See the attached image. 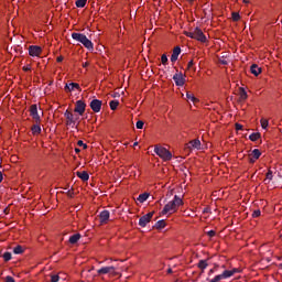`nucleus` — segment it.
I'll return each mask as SVG.
<instances>
[{
	"mask_svg": "<svg viewBox=\"0 0 282 282\" xmlns=\"http://www.w3.org/2000/svg\"><path fill=\"white\" fill-rule=\"evenodd\" d=\"M178 206H184V200H182V198H180V196L175 195L173 200L169 202L163 210H162V215H167V213H170L172 215V213H177V207Z\"/></svg>",
	"mask_w": 282,
	"mask_h": 282,
	"instance_id": "obj_1",
	"label": "nucleus"
},
{
	"mask_svg": "<svg viewBox=\"0 0 282 282\" xmlns=\"http://www.w3.org/2000/svg\"><path fill=\"white\" fill-rule=\"evenodd\" d=\"M72 39L74 41H77L78 43H82V45H84L86 50H89V52L94 50V43L89 39H87V35L83 33H72Z\"/></svg>",
	"mask_w": 282,
	"mask_h": 282,
	"instance_id": "obj_2",
	"label": "nucleus"
},
{
	"mask_svg": "<svg viewBox=\"0 0 282 282\" xmlns=\"http://www.w3.org/2000/svg\"><path fill=\"white\" fill-rule=\"evenodd\" d=\"M154 153H156V155H159V158L164 162H171V160H173V153L164 147L155 145Z\"/></svg>",
	"mask_w": 282,
	"mask_h": 282,
	"instance_id": "obj_3",
	"label": "nucleus"
},
{
	"mask_svg": "<svg viewBox=\"0 0 282 282\" xmlns=\"http://www.w3.org/2000/svg\"><path fill=\"white\" fill-rule=\"evenodd\" d=\"M153 215H155V212H150V213L145 214L144 216H142L139 219V226H141V228H147V224L151 223V219H153Z\"/></svg>",
	"mask_w": 282,
	"mask_h": 282,
	"instance_id": "obj_4",
	"label": "nucleus"
},
{
	"mask_svg": "<svg viewBox=\"0 0 282 282\" xmlns=\"http://www.w3.org/2000/svg\"><path fill=\"white\" fill-rule=\"evenodd\" d=\"M85 109H87V104L83 100H77L74 109L75 113L83 116V113H85Z\"/></svg>",
	"mask_w": 282,
	"mask_h": 282,
	"instance_id": "obj_5",
	"label": "nucleus"
},
{
	"mask_svg": "<svg viewBox=\"0 0 282 282\" xmlns=\"http://www.w3.org/2000/svg\"><path fill=\"white\" fill-rule=\"evenodd\" d=\"M97 273L100 274H112L113 276H118V272H116V267H102L97 270Z\"/></svg>",
	"mask_w": 282,
	"mask_h": 282,
	"instance_id": "obj_6",
	"label": "nucleus"
},
{
	"mask_svg": "<svg viewBox=\"0 0 282 282\" xmlns=\"http://www.w3.org/2000/svg\"><path fill=\"white\" fill-rule=\"evenodd\" d=\"M90 109L95 112V113H100V110L102 109V101L99 99H93L90 101Z\"/></svg>",
	"mask_w": 282,
	"mask_h": 282,
	"instance_id": "obj_7",
	"label": "nucleus"
},
{
	"mask_svg": "<svg viewBox=\"0 0 282 282\" xmlns=\"http://www.w3.org/2000/svg\"><path fill=\"white\" fill-rule=\"evenodd\" d=\"M173 80L176 87H184V84L186 83V79L184 78V75L182 73L174 74Z\"/></svg>",
	"mask_w": 282,
	"mask_h": 282,
	"instance_id": "obj_8",
	"label": "nucleus"
},
{
	"mask_svg": "<svg viewBox=\"0 0 282 282\" xmlns=\"http://www.w3.org/2000/svg\"><path fill=\"white\" fill-rule=\"evenodd\" d=\"M30 116L35 122H41V116H39V107L36 105L30 107Z\"/></svg>",
	"mask_w": 282,
	"mask_h": 282,
	"instance_id": "obj_9",
	"label": "nucleus"
},
{
	"mask_svg": "<svg viewBox=\"0 0 282 282\" xmlns=\"http://www.w3.org/2000/svg\"><path fill=\"white\" fill-rule=\"evenodd\" d=\"M259 158H261V150L259 149L252 150V152L249 154L250 164H254L257 160H259Z\"/></svg>",
	"mask_w": 282,
	"mask_h": 282,
	"instance_id": "obj_10",
	"label": "nucleus"
},
{
	"mask_svg": "<svg viewBox=\"0 0 282 282\" xmlns=\"http://www.w3.org/2000/svg\"><path fill=\"white\" fill-rule=\"evenodd\" d=\"M43 52V48L39 45H31L29 46V54L30 56H41V53Z\"/></svg>",
	"mask_w": 282,
	"mask_h": 282,
	"instance_id": "obj_11",
	"label": "nucleus"
},
{
	"mask_svg": "<svg viewBox=\"0 0 282 282\" xmlns=\"http://www.w3.org/2000/svg\"><path fill=\"white\" fill-rule=\"evenodd\" d=\"M194 39H196V41H200V43H206V35L199 28L194 30Z\"/></svg>",
	"mask_w": 282,
	"mask_h": 282,
	"instance_id": "obj_12",
	"label": "nucleus"
},
{
	"mask_svg": "<svg viewBox=\"0 0 282 282\" xmlns=\"http://www.w3.org/2000/svg\"><path fill=\"white\" fill-rule=\"evenodd\" d=\"M180 54H182V48L180 46H175L171 55L172 63H175L177 58H180Z\"/></svg>",
	"mask_w": 282,
	"mask_h": 282,
	"instance_id": "obj_13",
	"label": "nucleus"
},
{
	"mask_svg": "<svg viewBox=\"0 0 282 282\" xmlns=\"http://www.w3.org/2000/svg\"><path fill=\"white\" fill-rule=\"evenodd\" d=\"M109 217H110L109 210L107 209L102 210L99 214L100 224H107L109 221Z\"/></svg>",
	"mask_w": 282,
	"mask_h": 282,
	"instance_id": "obj_14",
	"label": "nucleus"
},
{
	"mask_svg": "<svg viewBox=\"0 0 282 282\" xmlns=\"http://www.w3.org/2000/svg\"><path fill=\"white\" fill-rule=\"evenodd\" d=\"M64 116L67 120V124H76V118H74V113L69 112V110H66Z\"/></svg>",
	"mask_w": 282,
	"mask_h": 282,
	"instance_id": "obj_15",
	"label": "nucleus"
},
{
	"mask_svg": "<svg viewBox=\"0 0 282 282\" xmlns=\"http://www.w3.org/2000/svg\"><path fill=\"white\" fill-rule=\"evenodd\" d=\"M75 89L80 90V85L77 83H70L65 85V91H74Z\"/></svg>",
	"mask_w": 282,
	"mask_h": 282,
	"instance_id": "obj_16",
	"label": "nucleus"
},
{
	"mask_svg": "<svg viewBox=\"0 0 282 282\" xmlns=\"http://www.w3.org/2000/svg\"><path fill=\"white\" fill-rule=\"evenodd\" d=\"M250 72H251V74H253V76H259V74H261V72H263V69L261 67H259V65L252 64L250 66Z\"/></svg>",
	"mask_w": 282,
	"mask_h": 282,
	"instance_id": "obj_17",
	"label": "nucleus"
},
{
	"mask_svg": "<svg viewBox=\"0 0 282 282\" xmlns=\"http://www.w3.org/2000/svg\"><path fill=\"white\" fill-rule=\"evenodd\" d=\"M202 147V141L198 139L192 140L188 143V149H199Z\"/></svg>",
	"mask_w": 282,
	"mask_h": 282,
	"instance_id": "obj_18",
	"label": "nucleus"
},
{
	"mask_svg": "<svg viewBox=\"0 0 282 282\" xmlns=\"http://www.w3.org/2000/svg\"><path fill=\"white\" fill-rule=\"evenodd\" d=\"M76 175H77V177H79V180H82L83 182L89 181V173H87V171L76 172Z\"/></svg>",
	"mask_w": 282,
	"mask_h": 282,
	"instance_id": "obj_19",
	"label": "nucleus"
},
{
	"mask_svg": "<svg viewBox=\"0 0 282 282\" xmlns=\"http://www.w3.org/2000/svg\"><path fill=\"white\" fill-rule=\"evenodd\" d=\"M31 131L33 135H39L41 133V122H35V124L32 126Z\"/></svg>",
	"mask_w": 282,
	"mask_h": 282,
	"instance_id": "obj_20",
	"label": "nucleus"
},
{
	"mask_svg": "<svg viewBox=\"0 0 282 282\" xmlns=\"http://www.w3.org/2000/svg\"><path fill=\"white\" fill-rule=\"evenodd\" d=\"M68 241L72 245L78 243V241H80V234H75V235L70 236Z\"/></svg>",
	"mask_w": 282,
	"mask_h": 282,
	"instance_id": "obj_21",
	"label": "nucleus"
},
{
	"mask_svg": "<svg viewBox=\"0 0 282 282\" xmlns=\"http://www.w3.org/2000/svg\"><path fill=\"white\" fill-rule=\"evenodd\" d=\"M197 268L203 271L206 270V268H208V260H199Z\"/></svg>",
	"mask_w": 282,
	"mask_h": 282,
	"instance_id": "obj_22",
	"label": "nucleus"
},
{
	"mask_svg": "<svg viewBox=\"0 0 282 282\" xmlns=\"http://www.w3.org/2000/svg\"><path fill=\"white\" fill-rule=\"evenodd\" d=\"M186 98L187 100H191L192 102H194V105L195 102H199V99H197V97H195V95L191 91L186 93Z\"/></svg>",
	"mask_w": 282,
	"mask_h": 282,
	"instance_id": "obj_23",
	"label": "nucleus"
},
{
	"mask_svg": "<svg viewBox=\"0 0 282 282\" xmlns=\"http://www.w3.org/2000/svg\"><path fill=\"white\" fill-rule=\"evenodd\" d=\"M140 204H144L149 199V193H143L140 194L139 197L137 198Z\"/></svg>",
	"mask_w": 282,
	"mask_h": 282,
	"instance_id": "obj_24",
	"label": "nucleus"
},
{
	"mask_svg": "<svg viewBox=\"0 0 282 282\" xmlns=\"http://www.w3.org/2000/svg\"><path fill=\"white\" fill-rule=\"evenodd\" d=\"M166 227V221L164 220H159L155 223L154 228H156V230H162V228Z\"/></svg>",
	"mask_w": 282,
	"mask_h": 282,
	"instance_id": "obj_25",
	"label": "nucleus"
},
{
	"mask_svg": "<svg viewBox=\"0 0 282 282\" xmlns=\"http://www.w3.org/2000/svg\"><path fill=\"white\" fill-rule=\"evenodd\" d=\"M259 138H261V133H259V132H253L249 135V140H251V142H257V140H259Z\"/></svg>",
	"mask_w": 282,
	"mask_h": 282,
	"instance_id": "obj_26",
	"label": "nucleus"
},
{
	"mask_svg": "<svg viewBox=\"0 0 282 282\" xmlns=\"http://www.w3.org/2000/svg\"><path fill=\"white\" fill-rule=\"evenodd\" d=\"M273 177H274V175L272 174V170H269L267 175H265L264 183L270 184V182H272Z\"/></svg>",
	"mask_w": 282,
	"mask_h": 282,
	"instance_id": "obj_27",
	"label": "nucleus"
},
{
	"mask_svg": "<svg viewBox=\"0 0 282 282\" xmlns=\"http://www.w3.org/2000/svg\"><path fill=\"white\" fill-rule=\"evenodd\" d=\"M109 105H110L111 111H116L118 109V105H120V101L111 100Z\"/></svg>",
	"mask_w": 282,
	"mask_h": 282,
	"instance_id": "obj_28",
	"label": "nucleus"
},
{
	"mask_svg": "<svg viewBox=\"0 0 282 282\" xmlns=\"http://www.w3.org/2000/svg\"><path fill=\"white\" fill-rule=\"evenodd\" d=\"M75 6L76 8H85V6H87V0H76Z\"/></svg>",
	"mask_w": 282,
	"mask_h": 282,
	"instance_id": "obj_29",
	"label": "nucleus"
},
{
	"mask_svg": "<svg viewBox=\"0 0 282 282\" xmlns=\"http://www.w3.org/2000/svg\"><path fill=\"white\" fill-rule=\"evenodd\" d=\"M24 250L23 247L21 245H18L14 249H13V253L14 254H23Z\"/></svg>",
	"mask_w": 282,
	"mask_h": 282,
	"instance_id": "obj_30",
	"label": "nucleus"
},
{
	"mask_svg": "<svg viewBox=\"0 0 282 282\" xmlns=\"http://www.w3.org/2000/svg\"><path fill=\"white\" fill-rule=\"evenodd\" d=\"M248 99V93L245 88H240V100H247Z\"/></svg>",
	"mask_w": 282,
	"mask_h": 282,
	"instance_id": "obj_31",
	"label": "nucleus"
},
{
	"mask_svg": "<svg viewBox=\"0 0 282 282\" xmlns=\"http://www.w3.org/2000/svg\"><path fill=\"white\" fill-rule=\"evenodd\" d=\"M220 275L223 276V280L230 279V276H232V272L230 270H225Z\"/></svg>",
	"mask_w": 282,
	"mask_h": 282,
	"instance_id": "obj_32",
	"label": "nucleus"
},
{
	"mask_svg": "<svg viewBox=\"0 0 282 282\" xmlns=\"http://www.w3.org/2000/svg\"><path fill=\"white\" fill-rule=\"evenodd\" d=\"M2 257H3V259H4L6 262L12 260V253H11V252H8V251H7V252L3 253Z\"/></svg>",
	"mask_w": 282,
	"mask_h": 282,
	"instance_id": "obj_33",
	"label": "nucleus"
},
{
	"mask_svg": "<svg viewBox=\"0 0 282 282\" xmlns=\"http://www.w3.org/2000/svg\"><path fill=\"white\" fill-rule=\"evenodd\" d=\"M260 124L262 129H268V124H269L268 119H261Z\"/></svg>",
	"mask_w": 282,
	"mask_h": 282,
	"instance_id": "obj_34",
	"label": "nucleus"
},
{
	"mask_svg": "<svg viewBox=\"0 0 282 282\" xmlns=\"http://www.w3.org/2000/svg\"><path fill=\"white\" fill-rule=\"evenodd\" d=\"M219 281H224V278L221 274H218L214 279L209 280V282H219Z\"/></svg>",
	"mask_w": 282,
	"mask_h": 282,
	"instance_id": "obj_35",
	"label": "nucleus"
},
{
	"mask_svg": "<svg viewBox=\"0 0 282 282\" xmlns=\"http://www.w3.org/2000/svg\"><path fill=\"white\" fill-rule=\"evenodd\" d=\"M161 63H162L163 65H166V63H169V57L166 56V54H163V55L161 56Z\"/></svg>",
	"mask_w": 282,
	"mask_h": 282,
	"instance_id": "obj_36",
	"label": "nucleus"
},
{
	"mask_svg": "<svg viewBox=\"0 0 282 282\" xmlns=\"http://www.w3.org/2000/svg\"><path fill=\"white\" fill-rule=\"evenodd\" d=\"M135 127H137V129H144V121H142V120L137 121Z\"/></svg>",
	"mask_w": 282,
	"mask_h": 282,
	"instance_id": "obj_37",
	"label": "nucleus"
},
{
	"mask_svg": "<svg viewBox=\"0 0 282 282\" xmlns=\"http://www.w3.org/2000/svg\"><path fill=\"white\" fill-rule=\"evenodd\" d=\"M58 281H61V276H58L57 274L51 275V282H58Z\"/></svg>",
	"mask_w": 282,
	"mask_h": 282,
	"instance_id": "obj_38",
	"label": "nucleus"
},
{
	"mask_svg": "<svg viewBox=\"0 0 282 282\" xmlns=\"http://www.w3.org/2000/svg\"><path fill=\"white\" fill-rule=\"evenodd\" d=\"M252 217H261V209L253 210Z\"/></svg>",
	"mask_w": 282,
	"mask_h": 282,
	"instance_id": "obj_39",
	"label": "nucleus"
},
{
	"mask_svg": "<svg viewBox=\"0 0 282 282\" xmlns=\"http://www.w3.org/2000/svg\"><path fill=\"white\" fill-rule=\"evenodd\" d=\"M239 19H241V17L239 15V13L234 12V13H232V20H234V21H239Z\"/></svg>",
	"mask_w": 282,
	"mask_h": 282,
	"instance_id": "obj_40",
	"label": "nucleus"
},
{
	"mask_svg": "<svg viewBox=\"0 0 282 282\" xmlns=\"http://www.w3.org/2000/svg\"><path fill=\"white\" fill-rule=\"evenodd\" d=\"M185 35L188 36L189 39H195V31H193V32H185Z\"/></svg>",
	"mask_w": 282,
	"mask_h": 282,
	"instance_id": "obj_41",
	"label": "nucleus"
},
{
	"mask_svg": "<svg viewBox=\"0 0 282 282\" xmlns=\"http://www.w3.org/2000/svg\"><path fill=\"white\" fill-rule=\"evenodd\" d=\"M23 72H32V66L29 64L26 66H23Z\"/></svg>",
	"mask_w": 282,
	"mask_h": 282,
	"instance_id": "obj_42",
	"label": "nucleus"
},
{
	"mask_svg": "<svg viewBox=\"0 0 282 282\" xmlns=\"http://www.w3.org/2000/svg\"><path fill=\"white\" fill-rule=\"evenodd\" d=\"M236 131H243V126L240 123H236Z\"/></svg>",
	"mask_w": 282,
	"mask_h": 282,
	"instance_id": "obj_43",
	"label": "nucleus"
},
{
	"mask_svg": "<svg viewBox=\"0 0 282 282\" xmlns=\"http://www.w3.org/2000/svg\"><path fill=\"white\" fill-rule=\"evenodd\" d=\"M78 147H83L84 149H87V144L85 142H83V140H79L77 142Z\"/></svg>",
	"mask_w": 282,
	"mask_h": 282,
	"instance_id": "obj_44",
	"label": "nucleus"
},
{
	"mask_svg": "<svg viewBox=\"0 0 282 282\" xmlns=\"http://www.w3.org/2000/svg\"><path fill=\"white\" fill-rule=\"evenodd\" d=\"M208 237H215V235H217V232L215 230H209L207 231Z\"/></svg>",
	"mask_w": 282,
	"mask_h": 282,
	"instance_id": "obj_45",
	"label": "nucleus"
},
{
	"mask_svg": "<svg viewBox=\"0 0 282 282\" xmlns=\"http://www.w3.org/2000/svg\"><path fill=\"white\" fill-rule=\"evenodd\" d=\"M6 282H17V281H14V278H12L11 275H8L6 278Z\"/></svg>",
	"mask_w": 282,
	"mask_h": 282,
	"instance_id": "obj_46",
	"label": "nucleus"
},
{
	"mask_svg": "<svg viewBox=\"0 0 282 282\" xmlns=\"http://www.w3.org/2000/svg\"><path fill=\"white\" fill-rule=\"evenodd\" d=\"M230 271L232 272V276H235V274L239 273V269H237V268H234Z\"/></svg>",
	"mask_w": 282,
	"mask_h": 282,
	"instance_id": "obj_47",
	"label": "nucleus"
},
{
	"mask_svg": "<svg viewBox=\"0 0 282 282\" xmlns=\"http://www.w3.org/2000/svg\"><path fill=\"white\" fill-rule=\"evenodd\" d=\"M193 65H194V62H193V59H192V61L188 62L187 68L191 69V67H193Z\"/></svg>",
	"mask_w": 282,
	"mask_h": 282,
	"instance_id": "obj_48",
	"label": "nucleus"
},
{
	"mask_svg": "<svg viewBox=\"0 0 282 282\" xmlns=\"http://www.w3.org/2000/svg\"><path fill=\"white\" fill-rule=\"evenodd\" d=\"M215 270H217V267L209 270V272H208L209 276H210V274H215Z\"/></svg>",
	"mask_w": 282,
	"mask_h": 282,
	"instance_id": "obj_49",
	"label": "nucleus"
},
{
	"mask_svg": "<svg viewBox=\"0 0 282 282\" xmlns=\"http://www.w3.org/2000/svg\"><path fill=\"white\" fill-rule=\"evenodd\" d=\"M220 64H221V65H228V61H226V59H220Z\"/></svg>",
	"mask_w": 282,
	"mask_h": 282,
	"instance_id": "obj_50",
	"label": "nucleus"
},
{
	"mask_svg": "<svg viewBox=\"0 0 282 282\" xmlns=\"http://www.w3.org/2000/svg\"><path fill=\"white\" fill-rule=\"evenodd\" d=\"M112 98H120V93H115V94L112 95Z\"/></svg>",
	"mask_w": 282,
	"mask_h": 282,
	"instance_id": "obj_51",
	"label": "nucleus"
},
{
	"mask_svg": "<svg viewBox=\"0 0 282 282\" xmlns=\"http://www.w3.org/2000/svg\"><path fill=\"white\" fill-rule=\"evenodd\" d=\"M67 196L68 197H74V193H72L70 191L67 192Z\"/></svg>",
	"mask_w": 282,
	"mask_h": 282,
	"instance_id": "obj_52",
	"label": "nucleus"
},
{
	"mask_svg": "<svg viewBox=\"0 0 282 282\" xmlns=\"http://www.w3.org/2000/svg\"><path fill=\"white\" fill-rule=\"evenodd\" d=\"M57 63H63V56L57 57Z\"/></svg>",
	"mask_w": 282,
	"mask_h": 282,
	"instance_id": "obj_53",
	"label": "nucleus"
},
{
	"mask_svg": "<svg viewBox=\"0 0 282 282\" xmlns=\"http://www.w3.org/2000/svg\"><path fill=\"white\" fill-rule=\"evenodd\" d=\"M83 67H89V62H85V63L83 64Z\"/></svg>",
	"mask_w": 282,
	"mask_h": 282,
	"instance_id": "obj_54",
	"label": "nucleus"
},
{
	"mask_svg": "<svg viewBox=\"0 0 282 282\" xmlns=\"http://www.w3.org/2000/svg\"><path fill=\"white\" fill-rule=\"evenodd\" d=\"M3 182V173L0 172V184Z\"/></svg>",
	"mask_w": 282,
	"mask_h": 282,
	"instance_id": "obj_55",
	"label": "nucleus"
},
{
	"mask_svg": "<svg viewBox=\"0 0 282 282\" xmlns=\"http://www.w3.org/2000/svg\"><path fill=\"white\" fill-rule=\"evenodd\" d=\"M167 274H173V269H167Z\"/></svg>",
	"mask_w": 282,
	"mask_h": 282,
	"instance_id": "obj_56",
	"label": "nucleus"
},
{
	"mask_svg": "<svg viewBox=\"0 0 282 282\" xmlns=\"http://www.w3.org/2000/svg\"><path fill=\"white\" fill-rule=\"evenodd\" d=\"M75 152H76V153H80V149L76 148V149H75Z\"/></svg>",
	"mask_w": 282,
	"mask_h": 282,
	"instance_id": "obj_57",
	"label": "nucleus"
},
{
	"mask_svg": "<svg viewBox=\"0 0 282 282\" xmlns=\"http://www.w3.org/2000/svg\"><path fill=\"white\" fill-rule=\"evenodd\" d=\"M204 272H205V270H200V274H199V276H202V274H204Z\"/></svg>",
	"mask_w": 282,
	"mask_h": 282,
	"instance_id": "obj_58",
	"label": "nucleus"
},
{
	"mask_svg": "<svg viewBox=\"0 0 282 282\" xmlns=\"http://www.w3.org/2000/svg\"><path fill=\"white\" fill-rule=\"evenodd\" d=\"M133 147H138V142H134V143H133Z\"/></svg>",
	"mask_w": 282,
	"mask_h": 282,
	"instance_id": "obj_59",
	"label": "nucleus"
}]
</instances>
